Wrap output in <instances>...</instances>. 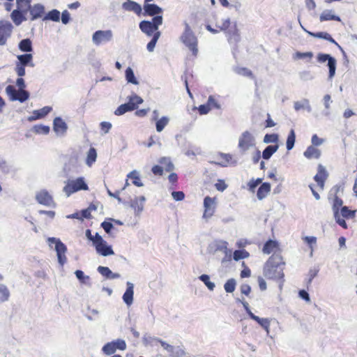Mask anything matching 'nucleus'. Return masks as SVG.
<instances>
[{"mask_svg":"<svg viewBox=\"0 0 357 357\" xmlns=\"http://www.w3.org/2000/svg\"><path fill=\"white\" fill-rule=\"evenodd\" d=\"M286 262L280 253H274L268 257L263 267L264 276L271 280L284 282V270Z\"/></svg>","mask_w":357,"mask_h":357,"instance_id":"1","label":"nucleus"},{"mask_svg":"<svg viewBox=\"0 0 357 357\" xmlns=\"http://www.w3.org/2000/svg\"><path fill=\"white\" fill-rule=\"evenodd\" d=\"M181 42L191 52L192 55L196 57L198 54V40L188 24L185 25V30L180 38Z\"/></svg>","mask_w":357,"mask_h":357,"instance_id":"2","label":"nucleus"},{"mask_svg":"<svg viewBox=\"0 0 357 357\" xmlns=\"http://www.w3.org/2000/svg\"><path fill=\"white\" fill-rule=\"evenodd\" d=\"M128 102L119 105L116 109L114 111L115 115L121 116L128 112L133 111L137 109L138 106L144 102L143 99L136 94L128 96Z\"/></svg>","mask_w":357,"mask_h":357,"instance_id":"3","label":"nucleus"},{"mask_svg":"<svg viewBox=\"0 0 357 357\" xmlns=\"http://www.w3.org/2000/svg\"><path fill=\"white\" fill-rule=\"evenodd\" d=\"M162 24V17L156 15L152 18V21L144 20L139 23V28L142 32L151 36L158 31V26Z\"/></svg>","mask_w":357,"mask_h":357,"instance_id":"4","label":"nucleus"},{"mask_svg":"<svg viewBox=\"0 0 357 357\" xmlns=\"http://www.w3.org/2000/svg\"><path fill=\"white\" fill-rule=\"evenodd\" d=\"M89 187L84 178L79 177L75 180L69 181L63 188V191L69 196L79 190H87Z\"/></svg>","mask_w":357,"mask_h":357,"instance_id":"5","label":"nucleus"},{"mask_svg":"<svg viewBox=\"0 0 357 357\" xmlns=\"http://www.w3.org/2000/svg\"><path fill=\"white\" fill-rule=\"evenodd\" d=\"M17 59L19 61L16 63L15 72L19 77H23L25 75L26 66H34V63H33V55L31 54L18 55Z\"/></svg>","mask_w":357,"mask_h":357,"instance_id":"6","label":"nucleus"},{"mask_svg":"<svg viewBox=\"0 0 357 357\" xmlns=\"http://www.w3.org/2000/svg\"><path fill=\"white\" fill-rule=\"evenodd\" d=\"M94 245L97 252L102 256H109L114 254L112 248L107 245V243L98 233L95 236Z\"/></svg>","mask_w":357,"mask_h":357,"instance_id":"7","label":"nucleus"},{"mask_svg":"<svg viewBox=\"0 0 357 357\" xmlns=\"http://www.w3.org/2000/svg\"><path fill=\"white\" fill-rule=\"evenodd\" d=\"M238 148L242 152H245L255 146V138L250 132H243L238 139Z\"/></svg>","mask_w":357,"mask_h":357,"instance_id":"8","label":"nucleus"},{"mask_svg":"<svg viewBox=\"0 0 357 357\" xmlns=\"http://www.w3.org/2000/svg\"><path fill=\"white\" fill-rule=\"evenodd\" d=\"M48 241L50 243H55V250L58 257L59 264L63 266L66 261V252L67 250L66 246L59 240L55 238H49Z\"/></svg>","mask_w":357,"mask_h":357,"instance_id":"9","label":"nucleus"},{"mask_svg":"<svg viewBox=\"0 0 357 357\" xmlns=\"http://www.w3.org/2000/svg\"><path fill=\"white\" fill-rule=\"evenodd\" d=\"M328 174L326 168L321 164L318 165L317 173L314 176V180L317 182L320 190H323L325 186V182L328 178Z\"/></svg>","mask_w":357,"mask_h":357,"instance_id":"10","label":"nucleus"},{"mask_svg":"<svg viewBox=\"0 0 357 357\" xmlns=\"http://www.w3.org/2000/svg\"><path fill=\"white\" fill-rule=\"evenodd\" d=\"M317 61L319 63H324L328 61V66L329 68V77L331 78L334 76L336 69V60L329 54H319L317 56Z\"/></svg>","mask_w":357,"mask_h":357,"instance_id":"11","label":"nucleus"},{"mask_svg":"<svg viewBox=\"0 0 357 357\" xmlns=\"http://www.w3.org/2000/svg\"><path fill=\"white\" fill-rule=\"evenodd\" d=\"M13 30V26L8 22H0V45L6 43L8 38L10 36Z\"/></svg>","mask_w":357,"mask_h":357,"instance_id":"12","label":"nucleus"},{"mask_svg":"<svg viewBox=\"0 0 357 357\" xmlns=\"http://www.w3.org/2000/svg\"><path fill=\"white\" fill-rule=\"evenodd\" d=\"M36 199L39 204L44 206H55L52 196L46 190H42L37 192Z\"/></svg>","mask_w":357,"mask_h":357,"instance_id":"13","label":"nucleus"},{"mask_svg":"<svg viewBox=\"0 0 357 357\" xmlns=\"http://www.w3.org/2000/svg\"><path fill=\"white\" fill-rule=\"evenodd\" d=\"M216 204V198L206 197L204 199V211L203 216L204 218H211L215 213Z\"/></svg>","mask_w":357,"mask_h":357,"instance_id":"14","label":"nucleus"},{"mask_svg":"<svg viewBox=\"0 0 357 357\" xmlns=\"http://www.w3.org/2000/svg\"><path fill=\"white\" fill-rule=\"evenodd\" d=\"M262 252L264 254L269 255L273 252L274 253H280L282 254V250L280 246L279 243L275 240H268L267 241L262 248Z\"/></svg>","mask_w":357,"mask_h":357,"instance_id":"15","label":"nucleus"},{"mask_svg":"<svg viewBox=\"0 0 357 357\" xmlns=\"http://www.w3.org/2000/svg\"><path fill=\"white\" fill-rule=\"evenodd\" d=\"M112 33L110 30L97 31L93 35V40L96 45H100L104 41H109L112 39Z\"/></svg>","mask_w":357,"mask_h":357,"instance_id":"16","label":"nucleus"},{"mask_svg":"<svg viewBox=\"0 0 357 357\" xmlns=\"http://www.w3.org/2000/svg\"><path fill=\"white\" fill-rule=\"evenodd\" d=\"M243 305L245 308L248 311L250 317L257 321L263 328H264L268 332L270 327V321L266 318H260L248 310V303L247 302L243 303Z\"/></svg>","mask_w":357,"mask_h":357,"instance_id":"17","label":"nucleus"},{"mask_svg":"<svg viewBox=\"0 0 357 357\" xmlns=\"http://www.w3.org/2000/svg\"><path fill=\"white\" fill-rule=\"evenodd\" d=\"M30 13V20L33 21L36 19L43 17L45 14V8L40 3L34 4L29 8Z\"/></svg>","mask_w":357,"mask_h":357,"instance_id":"18","label":"nucleus"},{"mask_svg":"<svg viewBox=\"0 0 357 357\" xmlns=\"http://www.w3.org/2000/svg\"><path fill=\"white\" fill-rule=\"evenodd\" d=\"M231 25V22L229 18L222 19L220 24H216V29H213L211 25L206 26V29L212 33H217L220 31H226Z\"/></svg>","mask_w":357,"mask_h":357,"instance_id":"19","label":"nucleus"},{"mask_svg":"<svg viewBox=\"0 0 357 357\" xmlns=\"http://www.w3.org/2000/svg\"><path fill=\"white\" fill-rule=\"evenodd\" d=\"M122 8L125 10L132 11L139 15L142 13L141 6L135 1L128 0L122 4Z\"/></svg>","mask_w":357,"mask_h":357,"instance_id":"20","label":"nucleus"},{"mask_svg":"<svg viewBox=\"0 0 357 357\" xmlns=\"http://www.w3.org/2000/svg\"><path fill=\"white\" fill-rule=\"evenodd\" d=\"M321 151L317 147L309 146L303 153V155L309 160L319 159L321 157Z\"/></svg>","mask_w":357,"mask_h":357,"instance_id":"21","label":"nucleus"},{"mask_svg":"<svg viewBox=\"0 0 357 357\" xmlns=\"http://www.w3.org/2000/svg\"><path fill=\"white\" fill-rule=\"evenodd\" d=\"M144 15L149 16H153L160 14L162 12L161 8L156 4L145 3L144 6Z\"/></svg>","mask_w":357,"mask_h":357,"instance_id":"22","label":"nucleus"},{"mask_svg":"<svg viewBox=\"0 0 357 357\" xmlns=\"http://www.w3.org/2000/svg\"><path fill=\"white\" fill-rule=\"evenodd\" d=\"M27 12L22 11V10L15 9L11 13V19L15 25H20L22 22L25 21L26 18L24 15Z\"/></svg>","mask_w":357,"mask_h":357,"instance_id":"23","label":"nucleus"},{"mask_svg":"<svg viewBox=\"0 0 357 357\" xmlns=\"http://www.w3.org/2000/svg\"><path fill=\"white\" fill-rule=\"evenodd\" d=\"M271 190V185L269 183L265 182L261 183L257 192V197L261 200L267 197Z\"/></svg>","mask_w":357,"mask_h":357,"instance_id":"24","label":"nucleus"},{"mask_svg":"<svg viewBox=\"0 0 357 357\" xmlns=\"http://www.w3.org/2000/svg\"><path fill=\"white\" fill-rule=\"evenodd\" d=\"M133 284L129 282H127V289L123 296V301L128 305H130L133 301Z\"/></svg>","mask_w":357,"mask_h":357,"instance_id":"25","label":"nucleus"},{"mask_svg":"<svg viewBox=\"0 0 357 357\" xmlns=\"http://www.w3.org/2000/svg\"><path fill=\"white\" fill-rule=\"evenodd\" d=\"M319 20H320V22L330 21V20L340 22L341 19L339 16L335 15L333 13V10H326L323 11L321 13V14L320 15Z\"/></svg>","mask_w":357,"mask_h":357,"instance_id":"26","label":"nucleus"},{"mask_svg":"<svg viewBox=\"0 0 357 357\" xmlns=\"http://www.w3.org/2000/svg\"><path fill=\"white\" fill-rule=\"evenodd\" d=\"M218 158L220 160L216 164L221 167H227L230 164H236L235 161L232 162V155L229 153H220L218 154Z\"/></svg>","mask_w":357,"mask_h":357,"instance_id":"27","label":"nucleus"},{"mask_svg":"<svg viewBox=\"0 0 357 357\" xmlns=\"http://www.w3.org/2000/svg\"><path fill=\"white\" fill-rule=\"evenodd\" d=\"M98 271L107 279H116L120 278V275L119 273H112L111 270L106 266H98Z\"/></svg>","mask_w":357,"mask_h":357,"instance_id":"28","label":"nucleus"},{"mask_svg":"<svg viewBox=\"0 0 357 357\" xmlns=\"http://www.w3.org/2000/svg\"><path fill=\"white\" fill-rule=\"evenodd\" d=\"M54 130L56 132L64 133L67 130L66 123L60 117H56L54 120Z\"/></svg>","mask_w":357,"mask_h":357,"instance_id":"29","label":"nucleus"},{"mask_svg":"<svg viewBox=\"0 0 357 357\" xmlns=\"http://www.w3.org/2000/svg\"><path fill=\"white\" fill-rule=\"evenodd\" d=\"M307 33L309 35H310L314 38H323V39L326 40L332 43L337 45V42L332 38V36L326 32L321 31V32L314 33V32L307 31Z\"/></svg>","mask_w":357,"mask_h":357,"instance_id":"30","label":"nucleus"},{"mask_svg":"<svg viewBox=\"0 0 357 357\" xmlns=\"http://www.w3.org/2000/svg\"><path fill=\"white\" fill-rule=\"evenodd\" d=\"M52 110V108L50 107H44L40 109L35 110L33 112V117L31 119L36 120L45 117Z\"/></svg>","mask_w":357,"mask_h":357,"instance_id":"31","label":"nucleus"},{"mask_svg":"<svg viewBox=\"0 0 357 357\" xmlns=\"http://www.w3.org/2000/svg\"><path fill=\"white\" fill-rule=\"evenodd\" d=\"M145 202V197L140 196L135 197L131 202V206L138 211H142L144 206V202Z\"/></svg>","mask_w":357,"mask_h":357,"instance_id":"32","label":"nucleus"},{"mask_svg":"<svg viewBox=\"0 0 357 357\" xmlns=\"http://www.w3.org/2000/svg\"><path fill=\"white\" fill-rule=\"evenodd\" d=\"M278 144L268 146L262 153L263 158L265 160L269 159L278 151Z\"/></svg>","mask_w":357,"mask_h":357,"instance_id":"33","label":"nucleus"},{"mask_svg":"<svg viewBox=\"0 0 357 357\" xmlns=\"http://www.w3.org/2000/svg\"><path fill=\"white\" fill-rule=\"evenodd\" d=\"M19 48L22 52H31L33 50V47L31 40L29 38L22 40L19 43Z\"/></svg>","mask_w":357,"mask_h":357,"instance_id":"34","label":"nucleus"},{"mask_svg":"<svg viewBox=\"0 0 357 357\" xmlns=\"http://www.w3.org/2000/svg\"><path fill=\"white\" fill-rule=\"evenodd\" d=\"M127 176L128 178L132 179V182L137 187L143 186V183L141 181L140 176L137 171H132L128 174Z\"/></svg>","mask_w":357,"mask_h":357,"instance_id":"35","label":"nucleus"},{"mask_svg":"<svg viewBox=\"0 0 357 357\" xmlns=\"http://www.w3.org/2000/svg\"><path fill=\"white\" fill-rule=\"evenodd\" d=\"M97 153L95 148L91 147L87 153V156L86 159V163L90 167L91 166L96 160Z\"/></svg>","mask_w":357,"mask_h":357,"instance_id":"36","label":"nucleus"},{"mask_svg":"<svg viewBox=\"0 0 357 357\" xmlns=\"http://www.w3.org/2000/svg\"><path fill=\"white\" fill-rule=\"evenodd\" d=\"M60 19V12L56 9L50 11L43 18V20H52L53 22H59Z\"/></svg>","mask_w":357,"mask_h":357,"instance_id":"37","label":"nucleus"},{"mask_svg":"<svg viewBox=\"0 0 357 357\" xmlns=\"http://www.w3.org/2000/svg\"><path fill=\"white\" fill-rule=\"evenodd\" d=\"M295 141H296V134H295L294 130L291 129L289 131V133L288 135L287 142H286L287 149L288 151H290L291 149H293L294 144H295Z\"/></svg>","mask_w":357,"mask_h":357,"instance_id":"38","label":"nucleus"},{"mask_svg":"<svg viewBox=\"0 0 357 357\" xmlns=\"http://www.w3.org/2000/svg\"><path fill=\"white\" fill-rule=\"evenodd\" d=\"M169 119L167 116H162L160 119H159L155 123L157 132H162L165 127L169 123Z\"/></svg>","mask_w":357,"mask_h":357,"instance_id":"39","label":"nucleus"},{"mask_svg":"<svg viewBox=\"0 0 357 357\" xmlns=\"http://www.w3.org/2000/svg\"><path fill=\"white\" fill-rule=\"evenodd\" d=\"M333 190H335V196L333 201V206L334 209L339 210V208L342 206L343 202L342 199L338 197L337 193L338 192L340 188L337 186L334 187Z\"/></svg>","mask_w":357,"mask_h":357,"instance_id":"40","label":"nucleus"},{"mask_svg":"<svg viewBox=\"0 0 357 357\" xmlns=\"http://www.w3.org/2000/svg\"><path fill=\"white\" fill-rule=\"evenodd\" d=\"M10 292L6 285L0 284V303L8 300Z\"/></svg>","mask_w":357,"mask_h":357,"instance_id":"41","label":"nucleus"},{"mask_svg":"<svg viewBox=\"0 0 357 357\" xmlns=\"http://www.w3.org/2000/svg\"><path fill=\"white\" fill-rule=\"evenodd\" d=\"M31 0H16L17 7L19 10L27 12L31 6Z\"/></svg>","mask_w":357,"mask_h":357,"instance_id":"42","label":"nucleus"},{"mask_svg":"<svg viewBox=\"0 0 357 357\" xmlns=\"http://www.w3.org/2000/svg\"><path fill=\"white\" fill-rule=\"evenodd\" d=\"M250 254L245 250H238L234 252L233 258L235 261L248 258Z\"/></svg>","mask_w":357,"mask_h":357,"instance_id":"43","label":"nucleus"},{"mask_svg":"<svg viewBox=\"0 0 357 357\" xmlns=\"http://www.w3.org/2000/svg\"><path fill=\"white\" fill-rule=\"evenodd\" d=\"M126 78L128 82L132 83L133 84H138L139 83L135 77L133 70L130 67L126 70Z\"/></svg>","mask_w":357,"mask_h":357,"instance_id":"44","label":"nucleus"},{"mask_svg":"<svg viewBox=\"0 0 357 357\" xmlns=\"http://www.w3.org/2000/svg\"><path fill=\"white\" fill-rule=\"evenodd\" d=\"M236 282L233 278L229 279L224 284V288L226 292L232 293L236 289Z\"/></svg>","mask_w":357,"mask_h":357,"instance_id":"45","label":"nucleus"},{"mask_svg":"<svg viewBox=\"0 0 357 357\" xmlns=\"http://www.w3.org/2000/svg\"><path fill=\"white\" fill-rule=\"evenodd\" d=\"M102 352L106 355H112L116 352V347H114V344L110 342H107L105 344L102 348Z\"/></svg>","mask_w":357,"mask_h":357,"instance_id":"46","label":"nucleus"},{"mask_svg":"<svg viewBox=\"0 0 357 357\" xmlns=\"http://www.w3.org/2000/svg\"><path fill=\"white\" fill-rule=\"evenodd\" d=\"M29 97V93L28 91L24 89L18 90L16 97L14 98V100H19L21 102L26 101Z\"/></svg>","mask_w":357,"mask_h":357,"instance_id":"47","label":"nucleus"},{"mask_svg":"<svg viewBox=\"0 0 357 357\" xmlns=\"http://www.w3.org/2000/svg\"><path fill=\"white\" fill-rule=\"evenodd\" d=\"M160 31H157L154 33L152 39L151 40V41L147 44V50L149 51V52H153L154 48H155V44L158 40V38H160Z\"/></svg>","mask_w":357,"mask_h":357,"instance_id":"48","label":"nucleus"},{"mask_svg":"<svg viewBox=\"0 0 357 357\" xmlns=\"http://www.w3.org/2000/svg\"><path fill=\"white\" fill-rule=\"evenodd\" d=\"M262 178H258L257 179L252 178L248 183V188L250 192H255V189L257 185L261 184L262 183Z\"/></svg>","mask_w":357,"mask_h":357,"instance_id":"49","label":"nucleus"},{"mask_svg":"<svg viewBox=\"0 0 357 357\" xmlns=\"http://www.w3.org/2000/svg\"><path fill=\"white\" fill-rule=\"evenodd\" d=\"M75 274L81 283L89 284L90 277L88 275H84L82 271L77 270Z\"/></svg>","mask_w":357,"mask_h":357,"instance_id":"50","label":"nucleus"},{"mask_svg":"<svg viewBox=\"0 0 357 357\" xmlns=\"http://www.w3.org/2000/svg\"><path fill=\"white\" fill-rule=\"evenodd\" d=\"M200 280H202L205 285L210 289L213 291L215 288V284L210 281V278L208 275L203 274L199 277Z\"/></svg>","mask_w":357,"mask_h":357,"instance_id":"51","label":"nucleus"},{"mask_svg":"<svg viewBox=\"0 0 357 357\" xmlns=\"http://www.w3.org/2000/svg\"><path fill=\"white\" fill-rule=\"evenodd\" d=\"M206 104L207 105H208V107L210 108L211 110L213 109L220 108V104L218 103V100L213 96H210L208 97Z\"/></svg>","mask_w":357,"mask_h":357,"instance_id":"52","label":"nucleus"},{"mask_svg":"<svg viewBox=\"0 0 357 357\" xmlns=\"http://www.w3.org/2000/svg\"><path fill=\"white\" fill-rule=\"evenodd\" d=\"M6 91L10 99L14 101V98L16 97L18 90H17L13 85H8L6 88Z\"/></svg>","mask_w":357,"mask_h":357,"instance_id":"53","label":"nucleus"},{"mask_svg":"<svg viewBox=\"0 0 357 357\" xmlns=\"http://www.w3.org/2000/svg\"><path fill=\"white\" fill-rule=\"evenodd\" d=\"M278 141V135L277 134H266L264 136V142L265 143H276Z\"/></svg>","mask_w":357,"mask_h":357,"instance_id":"54","label":"nucleus"},{"mask_svg":"<svg viewBox=\"0 0 357 357\" xmlns=\"http://www.w3.org/2000/svg\"><path fill=\"white\" fill-rule=\"evenodd\" d=\"M112 343L114 344L116 350L119 349L123 351L126 349V343L123 340L117 339L116 340L112 341Z\"/></svg>","mask_w":357,"mask_h":357,"instance_id":"55","label":"nucleus"},{"mask_svg":"<svg viewBox=\"0 0 357 357\" xmlns=\"http://www.w3.org/2000/svg\"><path fill=\"white\" fill-rule=\"evenodd\" d=\"M215 187L217 190L223 192L227 189V185L225 183V181L222 179H218L217 183L215 184Z\"/></svg>","mask_w":357,"mask_h":357,"instance_id":"56","label":"nucleus"},{"mask_svg":"<svg viewBox=\"0 0 357 357\" xmlns=\"http://www.w3.org/2000/svg\"><path fill=\"white\" fill-rule=\"evenodd\" d=\"M112 123L107 121H102L100 123V130L105 134L109 132L112 128Z\"/></svg>","mask_w":357,"mask_h":357,"instance_id":"57","label":"nucleus"},{"mask_svg":"<svg viewBox=\"0 0 357 357\" xmlns=\"http://www.w3.org/2000/svg\"><path fill=\"white\" fill-rule=\"evenodd\" d=\"M309 102L307 100H304L303 102H295L294 107L296 111H299L301 109H303L308 105Z\"/></svg>","mask_w":357,"mask_h":357,"instance_id":"58","label":"nucleus"},{"mask_svg":"<svg viewBox=\"0 0 357 357\" xmlns=\"http://www.w3.org/2000/svg\"><path fill=\"white\" fill-rule=\"evenodd\" d=\"M172 196L176 201H182L185 198V194L182 191H173Z\"/></svg>","mask_w":357,"mask_h":357,"instance_id":"59","label":"nucleus"},{"mask_svg":"<svg viewBox=\"0 0 357 357\" xmlns=\"http://www.w3.org/2000/svg\"><path fill=\"white\" fill-rule=\"evenodd\" d=\"M311 142H312L311 146H314L317 147L318 146H320L324 142V139L321 138H319L317 136V135L314 134L312 136Z\"/></svg>","mask_w":357,"mask_h":357,"instance_id":"60","label":"nucleus"},{"mask_svg":"<svg viewBox=\"0 0 357 357\" xmlns=\"http://www.w3.org/2000/svg\"><path fill=\"white\" fill-rule=\"evenodd\" d=\"M156 342L160 343V345L163 347L164 349L167 350L169 352L172 353L174 351V347L169 344L168 343L164 342L160 339H157Z\"/></svg>","mask_w":357,"mask_h":357,"instance_id":"61","label":"nucleus"},{"mask_svg":"<svg viewBox=\"0 0 357 357\" xmlns=\"http://www.w3.org/2000/svg\"><path fill=\"white\" fill-rule=\"evenodd\" d=\"M35 130L38 133L47 134L50 132V128L46 126H35Z\"/></svg>","mask_w":357,"mask_h":357,"instance_id":"62","label":"nucleus"},{"mask_svg":"<svg viewBox=\"0 0 357 357\" xmlns=\"http://www.w3.org/2000/svg\"><path fill=\"white\" fill-rule=\"evenodd\" d=\"M242 265L244 266V268L241 272V277L242 278L250 277L251 275L250 269L248 266H245V264L244 261L242 262Z\"/></svg>","mask_w":357,"mask_h":357,"instance_id":"63","label":"nucleus"},{"mask_svg":"<svg viewBox=\"0 0 357 357\" xmlns=\"http://www.w3.org/2000/svg\"><path fill=\"white\" fill-rule=\"evenodd\" d=\"M197 109L200 115L206 114L211 111L206 103L199 105Z\"/></svg>","mask_w":357,"mask_h":357,"instance_id":"64","label":"nucleus"}]
</instances>
